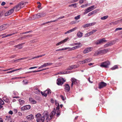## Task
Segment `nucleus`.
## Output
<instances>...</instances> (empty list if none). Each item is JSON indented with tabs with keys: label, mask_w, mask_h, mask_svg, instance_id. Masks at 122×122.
Wrapping results in <instances>:
<instances>
[{
	"label": "nucleus",
	"mask_w": 122,
	"mask_h": 122,
	"mask_svg": "<svg viewBox=\"0 0 122 122\" xmlns=\"http://www.w3.org/2000/svg\"><path fill=\"white\" fill-rule=\"evenodd\" d=\"M56 114V110L54 108L53 110L50 113V117L49 118L48 113L47 111L44 112L42 115L39 113L36 115L35 117L36 118V120L37 122H43L45 119L46 118V120L47 122L50 121L52 118Z\"/></svg>",
	"instance_id": "1"
},
{
	"label": "nucleus",
	"mask_w": 122,
	"mask_h": 122,
	"mask_svg": "<svg viewBox=\"0 0 122 122\" xmlns=\"http://www.w3.org/2000/svg\"><path fill=\"white\" fill-rule=\"evenodd\" d=\"M24 4V3H21L19 4L18 5H16L14 7L13 9L15 10L16 11H19L21 8L23 7L22 6Z\"/></svg>",
	"instance_id": "2"
},
{
	"label": "nucleus",
	"mask_w": 122,
	"mask_h": 122,
	"mask_svg": "<svg viewBox=\"0 0 122 122\" xmlns=\"http://www.w3.org/2000/svg\"><path fill=\"white\" fill-rule=\"evenodd\" d=\"M110 64V62L107 61L102 63L100 65L101 67L106 68L108 67V66Z\"/></svg>",
	"instance_id": "3"
},
{
	"label": "nucleus",
	"mask_w": 122,
	"mask_h": 122,
	"mask_svg": "<svg viewBox=\"0 0 122 122\" xmlns=\"http://www.w3.org/2000/svg\"><path fill=\"white\" fill-rule=\"evenodd\" d=\"M41 93L42 96L46 97L47 94H51V91L50 89L47 90L44 92H41Z\"/></svg>",
	"instance_id": "4"
},
{
	"label": "nucleus",
	"mask_w": 122,
	"mask_h": 122,
	"mask_svg": "<svg viewBox=\"0 0 122 122\" xmlns=\"http://www.w3.org/2000/svg\"><path fill=\"white\" fill-rule=\"evenodd\" d=\"M57 84L58 85H61L65 81L62 78H60L57 80Z\"/></svg>",
	"instance_id": "5"
},
{
	"label": "nucleus",
	"mask_w": 122,
	"mask_h": 122,
	"mask_svg": "<svg viewBox=\"0 0 122 122\" xmlns=\"http://www.w3.org/2000/svg\"><path fill=\"white\" fill-rule=\"evenodd\" d=\"M106 41H107L105 40V38H103L97 40L95 43L96 45L100 44Z\"/></svg>",
	"instance_id": "6"
},
{
	"label": "nucleus",
	"mask_w": 122,
	"mask_h": 122,
	"mask_svg": "<svg viewBox=\"0 0 122 122\" xmlns=\"http://www.w3.org/2000/svg\"><path fill=\"white\" fill-rule=\"evenodd\" d=\"M52 63L50 62L45 63L43 65L40 66L38 68V69H39L44 67H46L49 66H50L52 65Z\"/></svg>",
	"instance_id": "7"
},
{
	"label": "nucleus",
	"mask_w": 122,
	"mask_h": 122,
	"mask_svg": "<svg viewBox=\"0 0 122 122\" xmlns=\"http://www.w3.org/2000/svg\"><path fill=\"white\" fill-rule=\"evenodd\" d=\"M9 26L8 24H4L0 26V31L6 29Z\"/></svg>",
	"instance_id": "8"
},
{
	"label": "nucleus",
	"mask_w": 122,
	"mask_h": 122,
	"mask_svg": "<svg viewBox=\"0 0 122 122\" xmlns=\"http://www.w3.org/2000/svg\"><path fill=\"white\" fill-rule=\"evenodd\" d=\"M93 49L92 47H89L86 48L83 51V53L84 54H86L91 51Z\"/></svg>",
	"instance_id": "9"
},
{
	"label": "nucleus",
	"mask_w": 122,
	"mask_h": 122,
	"mask_svg": "<svg viewBox=\"0 0 122 122\" xmlns=\"http://www.w3.org/2000/svg\"><path fill=\"white\" fill-rule=\"evenodd\" d=\"M107 84L103 82H101L99 84V89H101L103 87L106 86Z\"/></svg>",
	"instance_id": "10"
},
{
	"label": "nucleus",
	"mask_w": 122,
	"mask_h": 122,
	"mask_svg": "<svg viewBox=\"0 0 122 122\" xmlns=\"http://www.w3.org/2000/svg\"><path fill=\"white\" fill-rule=\"evenodd\" d=\"M79 66L77 65H73L69 66L66 69L68 70H71L72 69H75L78 67Z\"/></svg>",
	"instance_id": "11"
},
{
	"label": "nucleus",
	"mask_w": 122,
	"mask_h": 122,
	"mask_svg": "<svg viewBox=\"0 0 122 122\" xmlns=\"http://www.w3.org/2000/svg\"><path fill=\"white\" fill-rule=\"evenodd\" d=\"M30 108V105H26L22 107L21 108V111H24L25 110H28Z\"/></svg>",
	"instance_id": "12"
},
{
	"label": "nucleus",
	"mask_w": 122,
	"mask_h": 122,
	"mask_svg": "<svg viewBox=\"0 0 122 122\" xmlns=\"http://www.w3.org/2000/svg\"><path fill=\"white\" fill-rule=\"evenodd\" d=\"M96 24V22H94L89 24H86L83 26V27L84 28L89 27L90 26H92Z\"/></svg>",
	"instance_id": "13"
},
{
	"label": "nucleus",
	"mask_w": 122,
	"mask_h": 122,
	"mask_svg": "<svg viewBox=\"0 0 122 122\" xmlns=\"http://www.w3.org/2000/svg\"><path fill=\"white\" fill-rule=\"evenodd\" d=\"M14 9H12L6 12L5 14V16L9 15L12 14L14 11Z\"/></svg>",
	"instance_id": "14"
},
{
	"label": "nucleus",
	"mask_w": 122,
	"mask_h": 122,
	"mask_svg": "<svg viewBox=\"0 0 122 122\" xmlns=\"http://www.w3.org/2000/svg\"><path fill=\"white\" fill-rule=\"evenodd\" d=\"M71 87H72L73 84L76 85L77 83V80L74 78H71Z\"/></svg>",
	"instance_id": "15"
},
{
	"label": "nucleus",
	"mask_w": 122,
	"mask_h": 122,
	"mask_svg": "<svg viewBox=\"0 0 122 122\" xmlns=\"http://www.w3.org/2000/svg\"><path fill=\"white\" fill-rule=\"evenodd\" d=\"M65 91L66 92H68L69 91L70 89V87L68 84H66L65 85Z\"/></svg>",
	"instance_id": "16"
},
{
	"label": "nucleus",
	"mask_w": 122,
	"mask_h": 122,
	"mask_svg": "<svg viewBox=\"0 0 122 122\" xmlns=\"http://www.w3.org/2000/svg\"><path fill=\"white\" fill-rule=\"evenodd\" d=\"M80 47V46H75L74 47H72V48H70L69 47H67L68 48V50L69 51H71V50H74Z\"/></svg>",
	"instance_id": "17"
},
{
	"label": "nucleus",
	"mask_w": 122,
	"mask_h": 122,
	"mask_svg": "<svg viewBox=\"0 0 122 122\" xmlns=\"http://www.w3.org/2000/svg\"><path fill=\"white\" fill-rule=\"evenodd\" d=\"M76 29V27H75L73 29L71 30H69L67 31L65 33V34H66L67 33H71V32L74 31Z\"/></svg>",
	"instance_id": "18"
},
{
	"label": "nucleus",
	"mask_w": 122,
	"mask_h": 122,
	"mask_svg": "<svg viewBox=\"0 0 122 122\" xmlns=\"http://www.w3.org/2000/svg\"><path fill=\"white\" fill-rule=\"evenodd\" d=\"M29 101L30 103L33 104H35L36 102V101L33 99L31 97H30L29 98Z\"/></svg>",
	"instance_id": "19"
},
{
	"label": "nucleus",
	"mask_w": 122,
	"mask_h": 122,
	"mask_svg": "<svg viewBox=\"0 0 122 122\" xmlns=\"http://www.w3.org/2000/svg\"><path fill=\"white\" fill-rule=\"evenodd\" d=\"M26 118L28 120H30L34 118V116L30 114L27 116Z\"/></svg>",
	"instance_id": "20"
},
{
	"label": "nucleus",
	"mask_w": 122,
	"mask_h": 122,
	"mask_svg": "<svg viewBox=\"0 0 122 122\" xmlns=\"http://www.w3.org/2000/svg\"><path fill=\"white\" fill-rule=\"evenodd\" d=\"M40 13L35 14L33 16V19L34 20L37 18H38L40 17Z\"/></svg>",
	"instance_id": "21"
},
{
	"label": "nucleus",
	"mask_w": 122,
	"mask_h": 122,
	"mask_svg": "<svg viewBox=\"0 0 122 122\" xmlns=\"http://www.w3.org/2000/svg\"><path fill=\"white\" fill-rule=\"evenodd\" d=\"M92 60V59L90 58H88L84 60V63H85L89 62Z\"/></svg>",
	"instance_id": "22"
},
{
	"label": "nucleus",
	"mask_w": 122,
	"mask_h": 122,
	"mask_svg": "<svg viewBox=\"0 0 122 122\" xmlns=\"http://www.w3.org/2000/svg\"><path fill=\"white\" fill-rule=\"evenodd\" d=\"M84 12L83 13V14L84 15H85L87 13H88L91 11L88 8L87 9H86L85 10H84Z\"/></svg>",
	"instance_id": "23"
},
{
	"label": "nucleus",
	"mask_w": 122,
	"mask_h": 122,
	"mask_svg": "<svg viewBox=\"0 0 122 122\" xmlns=\"http://www.w3.org/2000/svg\"><path fill=\"white\" fill-rule=\"evenodd\" d=\"M34 92L36 94H40V91L38 89L37 87H35L34 88Z\"/></svg>",
	"instance_id": "24"
},
{
	"label": "nucleus",
	"mask_w": 122,
	"mask_h": 122,
	"mask_svg": "<svg viewBox=\"0 0 122 122\" xmlns=\"http://www.w3.org/2000/svg\"><path fill=\"white\" fill-rule=\"evenodd\" d=\"M83 34V33H82L79 31L77 33V36L78 37L81 38Z\"/></svg>",
	"instance_id": "25"
},
{
	"label": "nucleus",
	"mask_w": 122,
	"mask_h": 122,
	"mask_svg": "<svg viewBox=\"0 0 122 122\" xmlns=\"http://www.w3.org/2000/svg\"><path fill=\"white\" fill-rule=\"evenodd\" d=\"M101 51V54H105L108 51L107 49H105Z\"/></svg>",
	"instance_id": "26"
},
{
	"label": "nucleus",
	"mask_w": 122,
	"mask_h": 122,
	"mask_svg": "<svg viewBox=\"0 0 122 122\" xmlns=\"http://www.w3.org/2000/svg\"><path fill=\"white\" fill-rule=\"evenodd\" d=\"M112 45V44L111 42H108L106 44L104 45V47H106L109 46H111Z\"/></svg>",
	"instance_id": "27"
},
{
	"label": "nucleus",
	"mask_w": 122,
	"mask_h": 122,
	"mask_svg": "<svg viewBox=\"0 0 122 122\" xmlns=\"http://www.w3.org/2000/svg\"><path fill=\"white\" fill-rule=\"evenodd\" d=\"M5 120L7 121V122H8L10 121H11V117L10 116H6Z\"/></svg>",
	"instance_id": "28"
},
{
	"label": "nucleus",
	"mask_w": 122,
	"mask_h": 122,
	"mask_svg": "<svg viewBox=\"0 0 122 122\" xmlns=\"http://www.w3.org/2000/svg\"><path fill=\"white\" fill-rule=\"evenodd\" d=\"M94 55L95 56L101 54V51H96Z\"/></svg>",
	"instance_id": "29"
},
{
	"label": "nucleus",
	"mask_w": 122,
	"mask_h": 122,
	"mask_svg": "<svg viewBox=\"0 0 122 122\" xmlns=\"http://www.w3.org/2000/svg\"><path fill=\"white\" fill-rule=\"evenodd\" d=\"M19 101L20 102V104L21 105H23L25 103L24 101L20 99Z\"/></svg>",
	"instance_id": "30"
},
{
	"label": "nucleus",
	"mask_w": 122,
	"mask_h": 122,
	"mask_svg": "<svg viewBox=\"0 0 122 122\" xmlns=\"http://www.w3.org/2000/svg\"><path fill=\"white\" fill-rule=\"evenodd\" d=\"M88 8H89V9H90L91 11H92V10H93L94 9H95V8H96V7H95V5H93Z\"/></svg>",
	"instance_id": "31"
},
{
	"label": "nucleus",
	"mask_w": 122,
	"mask_h": 122,
	"mask_svg": "<svg viewBox=\"0 0 122 122\" xmlns=\"http://www.w3.org/2000/svg\"><path fill=\"white\" fill-rule=\"evenodd\" d=\"M68 48L67 47H66L64 48H61V49H59L57 50H56V51H61L64 50H66L67 49H68Z\"/></svg>",
	"instance_id": "32"
},
{
	"label": "nucleus",
	"mask_w": 122,
	"mask_h": 122,
	"mask_svg": "<svg viewBox=\"0 0 122 122\" xmlns=\"http://www.w3.org/2000/svg\"><path fill=\"white\" fill-rule=\"evenodd\" d=\"M99 9H97L95 10L92 12H91L93 14V15L95 14L98 12L99 11Z\"/></svg>",
	"instance_id": "33"
},
{
	"label": "nucleus",
	"mask_w": 122,
	"mask_h": 122,
	"mask_svg": "<svg viewBox=\"0 0 122 122\" xmlns=\"http://www.w3.org/2000/svg\"><path fill=\"white\" fill-rule=\"evenodd\" d=\"M48 69V68H47L44 69H42V70H38V71H36V70H35V71H32V72L35 73V72H40V71H43V70H44L47 69Z\"/></svg>",
	"instance_id": "34"
},
{
	"label": "nucleus",
	"mask_w": 122,
	"mask_h": 122,
	"mask_svg": "<svg viewBox=\"0 0 122 122\" xmlns=\"http://www.w3.org/2000/svg\"><path fill=\"white\" fill-rule=\"evenodd\" d=\"M77 4L76 3H75L74 4H72L70 5H69L68 6L69 7H70L71 6H74V8H76V5Z\"/></svg>",
	"instance_id": "35"
},
{
	"label": "nucleus",
	"mask_w": 122,
	"mask_h": 122,
	"mask_svg": "<svg viewBox=\"0 0 122 122\" xmlns=\"http://www.w3.org/2000/svg\"><path fill=\"white\" fill-rule=\"evenodd\" d=\"M19 69H16V70H13L12 71H10L7 72L6 73H11L13 72L14 71H15L19 70Z\"/></svg>",
	"instance_id": "36"
},
{
	"label": "nucleus",
	"mask_w": 122,
	"mask_h": 122,
	"mask_svg": "<svg viewBox=\"0 0 122 122\" xmlns=\"http://www.w3.org/2000/svg\"><path fill=\"white\" fill-rule=\"evenodd\" d=\"M40 17H43L46 16V14L44 13H40Z\"/></svg>",
	"instance_id": "37"
},
{
	"label": "nucleus",
	"mask_w": 122,
	"mask_h": 122,
	"mask_svg": "<svg viewBox=\"0 0 122 122\" xmlns=\"http://www.w3.org/2000/svg\"><path fill=\"white\" fill-rule=\"evenodd\" d=\"M108 17V16H104L103 17H101V19L102 20H105L107 19Z\"/></svg>",
	"instance_id": "38"
},
{
	"label": "nucleus",
	"mask_w": 122,
	"mask_h": 122,
	"mask_svg": "<svg viewBox=\"0 0 122 122\" xmlns=\"http://www.w3.org/2000/svg\"><path fill=\"white\" fill-rule=\"evenodd\" d=\"M18 48L19 49H20L22 48V46L21 45H16L15 46Z\"/></svg>",
	"instance_id": "39"
},
{
	"label": "nucleus",
	"mask_w": 122,
	"mask_h": 122,
	"mask_svg": "<svg viewBox=\"0 0 122 122\" xmlns=\"http://www.w3.org/2000/svg\"><path fill=\"white\" fill-rule=\"evenodd\" d=\"M57 21V20H54L52 21H48V22H46L45 23H44L43 24V25H44V24H48V23H51V22H55Z\"/></svg>",
	"instance_id": "40"
},
{
	"label": "nucleus",
	"mask_w": 122,
	"mask_h": 122,
	"mask_svg": "<svg viewBox=\"0 0 122 122\" xmlns=\"http://www.w3.org/2000/svg\"><path fill=\"white\" fill-rule=\"evenodd\" d=\"M118 68V66L117 65H115L113 67L111 68L112 70H114L116 69L117 68Z\"/></svg>",
	"instance_id": "41"
},
{
	"label": "nucleus",
	"mask_w": 122,
	"mask_h": 122,
	"mask_svg": "<svg viewBox=\"0 0 122 122\" xmlns=\"http://www.w3.org/2000/svg\"><path fill=\"white\" fill-rule=\"evenodd\" d=\"M60 97L63 100H64L66 99V97H64L63 95H61Z\"/></svg>",
	"instance_id": "42"
},
{
	"label": "nucleus",
	"mask_w": 122,
	"mask_h": 122,
	"mask_svg": "<svg viewBox=\"0 0 122 122\" xmlns=\"http://www.w3.org/2000/svg\"><path fill=\"white\" fill-rule=\"evenodd\" d=\"M97 31V30H92V31L89 32L90 33L91 35H92L93 34L95 33L96 31Z\"/></svg>",
	"instance_id": "43"
},
{
	"label": "nucleus",
	"mask_w": 122,
	"mask_h": 122,
	"mask_svg": "<svg viewBox=\"0 0 122 122\" xmlns=\"http://www.w3.org/2000/svg\"><path fill=\"white\" fill-rule=\"evenodd\" d=\"M90 35H91L90 33V32H89L87 33H86V34L84 36L85 37H86L87 36H89Z\"/></svg>",
	"instance_id": "44"
},
{
	"label": "nucleus",
	"mask_w": 122,
	"mask_h": 122,
	"mask_svg": "<svg viewBox=\"0 0 122 122\" xmlns=\"http://www.w3.org/2000/svg\"><path fill=\"white\" fill-rule=\"evenodd\" d=\"M70 73V72H69V71H64V72H61L62 74H67L69 73Z\"/></svg>",
	"instance_id": "45"
},
{
	"label": "nucleus",
	"mask_w": 122,
	"mask_h": 122,
	"mask_svg": "<svg viewBox=\"0 0 122 122\" xmlns=\"http://www.w3.org/2000/svg\"><path fill=\"white\" fill-rule=\"evenodd\" d=\"M80 18V15H78L76 16L75 17L74 19L76 20H77Z\"/></svg>",
	"instance_id": "46"
},
{
	"label": "nucleus",
	"mask_w": 122,
	"mask_h": 122,
	"mask_svg": "<svg viewBox=\"0 0 122 122\" xmlns=\"http://www.w3.org/2000/svg\"><path fill=\"white\" fill-rule=\"evenodd\" d=\"M88 5V4H87L85 5H81V7L82 8H85Z\"/></svg>",
	"instance_id": "47"
},
{
	"label": "nucleus",
	"mask_w": 122,
	"mask_h": 122,
	"mask_svg": "<svg viewBox=\"0 0 122 122\" xmlns=\"http://www.w3.org/2000/svg\"><path fill=\"white\" fill-rule=\"evenodd\" d=\"M4 104V102L3 100L0 99V104L1 105H3Z\"/></svg>",
	"instance_id": "48"
},
{
	"label": "nucleus",
	"mask_w": 122,
	"mask_h": 122,
	"mask_svg": "<svg viewBox=\"0 0 122 122\" xmlns=\"http://www.w3.org/2000/svg\"><path fill=\"white\" fill-rule=\"evenodd\" d=\"M119 22H120L121 23L122 22V19L115 22V23L117 24V23H119Z\"/></svg>",
	"instance_id": "49"
},
{
	"label": "nucleus",
	"mask_w": 122,
	"mask_h": 122,
	"mask_svg": "<svg viewBox=\"0 0 122 122\" xmlns=\"http://www.w3.org/2000/svg\"><path fill=\"white\" fill-rule=\"evenodd\" d=\"M60 111H57L56 115L57 117H59L60 115Z\"/></svg>",
	"instance_id": "50"
},
{
	"label": "nucleus",
	"mask_w": 122,
	"mask_h": 122,
	"mask_svg": "<svg viewBox=\"0 0 122 122\" xmlns=\"http://www.w3.org/2000/svg\"><path fill=\"white\" fill-rule=\"evenodd\" d=\"M63 43L62 41H61L58 43H57L56 44V45L57 46H58L59 45H61Z\"/></svg>",
	"instance_id": "51"
},
{
	"label": "nucleus",
	"mask_w": 122,
	"mask_h": 122,
	"mask_svg": "<svg viewBox=\"0 0 122 122\" xmlns=\"http://www.w3.org/2000/svg\"><path fill=\"white\" fill-rule=\"evenodd\" d=\"M68 37H67L66 39H65L64 40H62V41L63 42V43H64L65 42H66L68 39Z\"/></svg>",
	"instance_id": "52"
},
{
	"label": "nucleus",
	"mask_w": 122,
	"mask_h": 122,
	"mask_svg": "<svg viewBox=\"0 0 122 122\" xmlns=\"http://www.w3.org/2000/svg\"><path fill=\"white\" fill-rule=\"evenodd\" d=\"M122 30V28H116L115 30V31H116L118 30Z\"/></svg>",
	"instance_id": "53"
},
{
	"label": "nucleus",
	"mask_w": 122,
	"mask_h": 122,
	"mask_svg": "<svg viewBox=\"0 0 122 122\" xmlns=\"http://www.w3.org/2000/svg\"><path fill=\"white\" fill-rule=\"evenodd\" d=\"M14 33H12V34H8V35H7L5 36V37H7L8 36H11L13 34H14Z\"/></svg>",
	"instance_id": "54"
},
{
	"label": "nucleus",
	"mask_w": 122,
	"mask_h": 122,
	"mask_svg": "<svg viewBox=\"0 0 122 122\" xmlns=\"http://www.w3.org/2000/svg\"><path fill=\"white\" fill-rule=\"evenodd\" d=\"M32 36V35H25V36H24V38H25L26 37H31Z\"/></svg>",
	"instance_id": "55"
},
{
	"label": "nucleus",
	"mask_w": 122,
	"mask_h": 122,
	"mask_svg": "<svg viewBox=\"0 0 122 122\" xmlns=\"http://www.w3.org/2000/svg\"><path fill=\"white\" fill-rule=\"evenodd\" d=\"M13 94L14 95L16 96L17 95L18 93L14 91L13 92Z\"/></svg>",
	"instance_id": "56"
},
{
	"label": "nucleus",
	"mask_w": 122,
	"mask_h": 122,
	"mask_svg": "<svg viewBox=\"0 0 122 122\" xmlns=\"http://www.w3.org/2000/svg\"><path fill=\"white\" fill-rule=\"evenodd\" d=\"M33 18V16L32 17H29V18H28V19L29 20H34V19Z\"/></svg>",
	"instance_id": "57"
},
{
	"label": "nucleus",
	"mask_w": 122,
	"mask_h": 122,
	"mask_svg": "<svg viewBox=\"0 0 122 122\" xmlns=\"http://www.w3.org/2000/svg\"><path fill=\"white\" fill-rule=\"evenodd\" d=\"M64 18V16H62L60 17H59V18H57L56 19V20H57V21L58 20V19H63Z\"/></svg>",
	"instance_id": "58"
},
{
	"label": "nucleus",
	"mask_w": 122,
	"mask_h": 122,
	"mask_svg": "<svg viewBox=\"0 0 122 122\" xmlns=\"http://www.w3.org/2000/svg\"><path fill=\"white\" fill-rule=\"evenodd\" d=\"M84 1V0H81L79 1V3L80 4H82L83 3Z\"/></svg>",
	"instance_id": "59"
},
{
	"label": "nucleus",
	"mask_w": 122,
	"mask_h": 122,
	"mask_svg": "<svg viewBox=\"0 0 122 122\" xmlns=\"http://www.w3.org/2000/svg\"><path fill=\"white\" fill-rule=\"evenodd\" d=\"M26 58H20L18 60H16V61H19V60H21L25 59H26Z\"/></svg>",
	"instance_id": "60"
},
{
	"label": "nucleus",
	"mask_w": 122,
	"mask_h": 122,
	"mask_svg": "<svg viewBox=\"0 0 122 122\" xmlns=\"http://www.w3.org/2000/svg\"><path fill=\"white\" fill-rule=\"evenodd\" d=\"M84 60L83 61H80L79 62V63L80 64H83L84 63H84Z\"/></svg>",
	"instance_id": "61"
},
{
	"label": "nucleus",
	"mask_w": 122,
	"mask_h": 122,
	"mask_svg": "<svg viewBox=\"0 0 122 122\" xmlns=\"http://www.w3.org/2000/svg\"><path fill=\"white\" fill-rule=\"evenodd\" d=\"M60 108V106H57V107H56V110L57 111H60L59 109Z\"/></svg>",
	"instance_id": "62"
},
{
	"label": "nucleus",
	"mask_w": 122,
	"mask_h": 122,
	"mask_svg": "<svg viewBox=\"0 0 122 122\" xmlns=\"http://www.w3.org/2000/svg\"><path fill=\"white\" fill-rule=\"evenodd\" d=\"M77 57L79 58H81L82 57V56L80 55H78L77 56Z\"/></svg>",
	"instance_id": "63"
},
{
	"label": "nucleus",
	"mask_w": 122,
	"mask_h": 122,
	"mask_svg": "<svg viewBox=\"0 0 122 122\" xmlns=\"http://www.w3.org/2000/svg\"><path fill=\"white\" fill-rule=\"evenodd\" d=\"M23 82L24 83V84H27L28 83L27 82L26 80H23Z\"/></svg>",
	"instance_id": "64"
}]
</instances>
